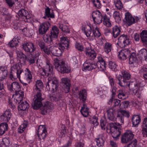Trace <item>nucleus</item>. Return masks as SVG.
<instances>
[{
  "instance_id": "bb28decb",
  "label": "nucleus",
  "mask_w": 147,
  "mask_h": 147,
  "mask_svg": "<svg viewBox=\"0 0 147 147\" xmlns=\"http://www.w3.org/2000/svg\"><path fill=\"white\" fill-rule=\"evenodd\" d=\"M62 82L63 84V86L65 87L64 89L66 92H68L70 90V86L71 85L70 80L66 78H63L62 79Z\"/></svg>"
},
{
  "instance_id": "f8f14e48",
  "label": "nucleus",
  "mask_w": 147,
  "mask_h": 147,
  "mask_svg": "<svg viewBox=\"0 0 147 147\" xmlns=\"http://www.w3.org/2000/svg\"><path fill=\"white\" fill-rule=\"evenodd\" d=\"M22 46L23 49L26 52L30 53L34 52L36 49L34 44L31 42H24Z\"/></svg>"
},
{
  "instance_id": "052dcab7",
  "label": "nucleus",
  "mask_w": 147,
  "mask_h": 147,
  "mask_svg": "<svg viewBox=\"0 0 147 147\" xmlns=\"http://www.w3.org/2000/svg\"><path fill=\"white\" fill-rule=\"evenodd\" d=\"M84 30V32L87 37H89L91 36V28L90 27H89V29L86 30L85 28H84L82 29Z\"/></svg>"
},
{
  "instance_id": "bf43d9fd",
  "label": "nucleus",
  "mask_w": 147,
  "mask_h": 147,
  "mask_svg": "<svg viewBox=\"0 0 147 147\" xmlns=\"http://www.w3.org/2000/svg\"><path fill=\"white\" fill-rule=\"evenodd\" d=\"M92 32L94 37L98 38L100 36V33L97 27H96L95 29L93 30Z\"/></svg>"
},
{
  "instance_id": "49530a36",
  "label": "nucleus",
  "mask_w": 147,
  "mask_h": 147,
  "mask_svg": "<svg viewBox=\"0 0 147 147\" xmlns=\"http://www.w3.org/2000/svg\"><path fill=\"white\" fill-rule=\"evenodd\" d=\"M109 68L112 70V71H116L117 70V64L114 61H110L109 62Z\"/></svg>"
},
{
  "instance_id": "7ed1b4c3",
  "label": "nucleus",
  "mask_w": 147,
  "mask_h": 147,
  "mask_svg": "<svg viewBox=\"0 0 147 147\" xmlns=\"http://www.w3.org/2000/svg\"><path fill=\"white\" fill-rule=\"evenodd\" d=\"M35 94L34 102L32 104L33 108L37 110L40 107L41 113L42 115L46 114L49 110L53 107V105L51 102L47 101L42 104V101L44 99L42 97L41 91H34Z\"/></svg>"
},
{
  "instance_id": "13d9d810",
  "label": "nucleus",
  "mask_w": 147,
  "mask_h": 147,
  "mask_svg": "<svg viewBox=\"0 0 147 147\" xmlns=\"http://www.w3.org/2000/svg\"><path fill=\"white\" fill-rule=\"evenodd\" d=\"M126 94L125 92L122 90H120L119 91L118 94V98L121 99H125L126 98Z\"/></svg>"
},
{
  "instance_id": "20e7f679",
  "label": "nucleus",
  "mask_w": 147,
  "mask_h": 147,
  "mask_svg": "<svg viewBox=\"0 0 147 147\" xmlns=\"http://www.w3.org/2000/svg\"><path fill=\"white\" fill-rule=\"evenodd\" d=\"M11 70L9 73V78L13 81L15 80L17 78H18L21 83L23 84L24 86L27 88L28 85L26 83H24L22 82L20 79V75L23 73L25 74L27 76H26V79L30 81L32 79V76L30 73V70L27 68H26L25 71L26 72L24 73L23 69L21 68L18 64H15L13 65L11 67Z\"/></svg>"
},
{
  "instance_id": "a18cd8bd",
  "label": "nucleus",
  "mask_w": 147,
  "mask_h": 147,
  "mask_svg": "<svg viewBox=\"0 0 147 147\" xmlns=\"http://www.w3.org/2000/svg\"><path fill=\"white\" fill-rule=\"evenodd\" d=\"M113 16L115 20V22L119 23L121 22V18L120 17V13L116 11H115L113 13Z\"/></svg>"
},
{
  "instance_id": "393cba45",
  "label": "nucleus",
  "mask_w": 147,
  "mask_h": 147,
  "mask_svg": "<svg viewBox=\"0 0 147 147\" xmlns=\"http://www.w3.org/2000/svg\"><path fill=\"white\" fill-rule=\"evenodd\" d=\"M24 96V92L22 91L15 93V94L13 95V96L15 97L14 101L16 104L19 103L22 100Z\"/></svg>"
},
{
  "instance_id": "c03bdc74",
  "label": "nucleus",
  "mask_w": 147,
  "mask_h": 147,
  "mask_svg": "<svg viewBox=\"0 0 147 147\" xmlns=\"http://www.w3.org/2000/svg\"><path fill=\"white\" fill-rule=\"evenodd\" d=\"M129 57V63L130 64H133L137 61V58L136 54L134 53H132L130 55H128Z\"/></svg>"
},
{
  "instance_id": "864d4df0",
  "label": "nucleus",
  "mask_w": 147,
  "mask_h": 147,
  "mask_svg": "<svg viewBox=\"0 0 147 147\" xmlns=\"http://www.w3.org/2000/svg\"><path fill=\"white\" fill-rule=\"evenodd\" d=\"M103 22L104 24L107 27H110L111 26L110 19L106 15L103 17Z\"/></svg>"
},
{
  "instance_id": "6e6d98bb",
  "label": "nucleus",
  "mask_w": 147,
  "mask_h": 147,
  "mask_svg": "<svg viewBox=\"0 0 147 147\" xmlns=\"http://www.w3.org/2000/svg\"><path fill=\"white\" fill-rule=\"evenodd\" d=\"M90 120V123L94 126H96L99 124L98 122V118L96 116H94L92 117L91 118Z\"/></svg>"
},
{
  "instance_id": "f704fd0d",
  "label": "nucleus",
  "mask_w": 147,
  "mask_h": 147,
  "mask_svg": "<svg viewBox=\"0 0 147 147\" xmlns=\"http://www.w3.org/2000/svg\"><path fill=\"white\" fill-rule=\"evenodd\" d=\"M104 137L102 134L99 135L98 138L95 139V140L97 143V145L98 147L103 146L104 144Z\"/></svg>"
},
{
  "instance_id": "7c9ffc66",
  "label": "nucleus",
  "mask_w": 147,
  "mask_h": 147,
  "mask_svg": "<svg viewBox=\"0 0 147 147\" xmlns=\"http://www.w3.org/2000/svg\"><path fill=\"white\" fill-rule=\"evenodd\" d=\"M59 98L57 102L58 105L61 108L65 107L66 104L65 103V100L64 97L62 94H61L59 95Z\"/></svg>"
},
{
  "instance_id": "c85d7f7f",
  "label": "nucleus",
  "mask_w": 147,
  "mask_h": 147,
  "mask_svg": "<svg viewBox=\"0 0 147 147\" xmlns=\"http://www.w3.org/2000/svg\"><path fill=\"white\" fill-rule=\"evenodd\" d=\"M20 40L18 36H15L11 41L8 44V45L11 48L16 47L18 45V43L19 42Z\"/></svg>"
},
{
  "instance_id": "4d7b16f0",
  "label": "nucleus",
  "mask_w": 147,
  "mask_h": 147,
  "mask_svg": "<svg viewBox=\"0 0 147 147\" xmlns=\"http://www.w3.org/2000/svg\"><path fill=\"white\" fill-rule=\"evenodd\" d=\"M140 54L142 58H144L146 60L147 59V50L146 49H142L139 51Z\"/></svg>"
},
{
  "instance_id": "ddd939ff",
  "label": "nucleus",
  "mask_w": 147,
  "mask_h": 147,
  "mask_svg": "<svg viewBox=\"0 0 147 147\" xmlns=\"http://www.w3.org/2000/svg\"><path fill=\"white\" fill-rule=\"evenodd\" d=\"M47 132L45 126L40 125L37 132L38 138L40 140L44 139L46 136Z\"/></svg>"
},
{
  "instance_id": "c9c22d12",
  "label": "nucleus",
  "mask_w": 147,
  "mask_h": 147,
  "mask_svg": "<svg viewBox=\"0 0 147 147\" xmlns=\"http://www.w3.org/2000/svg\"><path fill=\"white\" fill-rule=\"evenodd\" d=\"M43 86V83L41 80H37L34 87V91H41V89Z\"/></svg>"
},
{
  "instance_id": "e433bc0d",
  "label": "nucleus",
  "mask_w": 147,
  "mask_h": 147,
  "mask_svg": "<svg viewBox=\"0 0 147 147\" xmlns=\"http://www.w3.org/2000/svg\"><path fill=\"white\" fill-rule=\"evenodd\" d=\"M8 125L6 123H3L0 125V136H2L8 129Z\"/></svg>"
},
{
  "instance_id": "c756f323",
  "label": "nucleus",
  "mask_w": 147,
  "mask_h": 147,
  "mask_svg": "<svg viewBox=\"0 0 147 147\" xmlns=\"http://www.w3.org/2000/svg\"><path fill=\"white\" fill-rule=\"evenodd\" d=\"M140 37L144 46L147 48V31L143 30L140 34Z\"/></svg>"
},
{
  "instance_id": "473e14b6",
  "label": "nucleus",
  "mask_w": 147,
  "mask_h": 147,
  "mask_svg": "<svg viewBox=\"0 0 147 147\" xmlns=\"http://www.w3.org/2000/svg\"><path fill=\"white\" fill-rule=\"evenodd\" d=\"M132 124L134 127L138 125L141 121V117L140 115H134L132 118Z\"/></svg>"
},
{
  "instance_id": "6e6552de",
  "label": "nucleus",
  "mask_w": 147,
  "mask_h": 147,
  "mask_svg": "<svg viewBox=\"0 0 147 147\" xmlns=\"http://www.w3.org/2000/svg\"><path fill=\"white\" fill-rule=\"evenodd\" d=\"M124 116L128 118L129 116V112L122 109H118L117 115V120L119 123H117L118 125H120L123 124Z\"/></svg>"
},
{
  "instance_id": "6ab92c4d",
  "label": "nucleus",
  "mask_w": 147,
  "mask_h": 147,
  "mask_svg": "<svg viewBox=\"0 0 147 147\" xmlns=\"http://www.w3.org/2000/svg\"><path fill=\"white\" fill-rule=\"evenodd\" d=\"M107 117L108 119L112 121H114L117 119L114 114L115 112V109L114 107L109 108L107 110Z\"/></svg>"
},
{
  "instance_id": "b1692460",
  "label": "nucleus",
  "mask_w": 147,
  "mask_h": 147,
  "mask_svg": "<svg viewBox=\"0 0 147 147\" xmlns=\"http://www.w3.org/2000/svg\"><path fill=\"white\" fill-rule=\"evenodd\" d=\"M11 116V114L9 110H6L0 117V120L2 121L8 122Z\"/></svg>"
},
{
  "instance_id": "f03ea898",
  "label": "nucleus",
  "mask_w": 147,
  "mask_h": 147,
  "mask_svg": "<svg viewBox=\"0 0 147 147\" xmlns=\"http://www.w3.org/2000/svg\"><path fill=\"white\" fill-rule=\"evenodd\" d=\"M40 73L43 76H47V74L49 77L48 81L46 83V88L47 90H52L53 92L56 91L58 89L59 83L57 80L54 78L52 66L47 63L45 68H42L40 70Z\"/></svg>"
},
{
  "instance_id": "69168bd1",
  "label": "nucleus",
  "mask_w": 147,
  "mask_h": 147,
  "mask_svg": "<svg viewBox=\"0 0 147 147\" xmlns=\"http://www.w3.org/2000/svg\"><path fill=\"white\" fill-rule=\"evenodd\" d=\"M2 142V144L4 145V147L8 146L10 143L9 140L7 138H3Z\"/></svg>"
},
{
  "instance_id": "a211bd4d",
  "label": "nucleus",
  "mask_w": 147,
  "mask_h": 147,
  "mask_svg": "<svg viewBox=\"0 0 147 147\" xmlns=\"http://www.w3.org/2000/svg\"><path fill=\"white\" fill-rule=\"evenodd\" d=\"M17 58L19 61L18 63L20 64H24L26 63L27 56L24 53L18 51H16Z\"/></svg>"
},
{
  "instance_id": "f3484780",
  "label": "nucleus",
  "mask_w": 147,
  "mask_h": 147,
  "mask_svg": "<svg viewBox=\"0 0 147 147\" xmlns=\"http://www.w3.org/2000/svg\"><path fill=\"white\" fill-rule=\"evenodd\" d=\"M60 43L58 45L59 47L63 49H68L69 42L68 38L62 36L60 38Z\"/></svg>"
},
{
  "instance_id": "f257e3e1",
  "label": "nucleus",
  "mask_w": 147,
  "mask_h": 147,
  "mask_svg": "<svg viewBox=\"0 0 147 147\" xmlns=\"http://www.w3.org/2000/svg\"><path fill=\"white\" fill-rule=\"evenodd\" d=\"M122 76L121 75H116V78L119 81L118 84L121 86H128L130 90H131L134 94L139 93L142 90L143 85L141 83H137L135 82H128L131 78V75L127 72L124 71L122 72Z\"/></svg>"
},
{
  "instance_id": "4be33fe9",
  "label": "nucleus",
  "mask_w": 147,
  "mask_h": 147,
  "mask_svg": "<svg viewBox=\"0 0 147 147\" xmlns=\"http://www.w3.org/2000/svg\"><path fill=\"white\" fill-rule=\"evenodd\" d=\"M130 55V51L128 49H122L119 52L118 56L121 59L124 60L126 59L128 55Z\"/></svg>"
},
{
  "instance_id": "37998d69",
  "label": "nucleus",
  "mask_w": 147,
  "mask_h": 147,
  "mask_svg": "<svg viewBox=\"0 0 147 147\" xmlns=\"http://www.w3.org/2000/svg\"><path fill=\"white\" fill-rule=\"evenodd\" d=\"M79 95L80 99L83 102L85 101L86 100L87 96V93L85 90L83 89L80 91L79 93Z\"/></svg>"
},
{
  "instance_id": "1a4fd4ad",
  "label": "nucleus",
  "mask_w": 147,
  "mask_h": 147,
  "mask_svg": "<svg viewBox=\"0 0 147 147\" xmlns=\"http://www.w3.org/2000/svg\"><path fill=\"white\" fill-rule=\"evenodd\" d=\"M118 45L121 48L125 47L130 44L129 37L125 34L122 35L118 38Z\"/></svg>"
},
{
  "instance_id": "de8ad7c7",
  "label": "nucleus",
  "mask_w": 147,
  "mask_h": 147,
  "mask_svg": "<svg viewBox=\"0 0 147 147\" xmlns=\"http://www.w3.org/2000/svg\"><path fill=\"white\" fill-rule=\"evenodd\" d=\"M60 29L63 32L69 33L70 32L69 29L67 26L65 24H59Z\"/></svg>"
},
{
  "instance_id": "dca6fc26",
  "label": "nucleus",
  "mask_w": 147,
  "mask_h": 147,
  "mask_svg": "<svg viewBox=\"0 0 147 147\" xmlns=\"http://www.w3.org/2000/svg\"><path fill=\"white\" fill-rule=\"evenodd\" d=\"M8 88L11 92L15 91V93L20 92L21 90V86L19 83L14 82L11 84L8 85Z\"/></svg>"
},
{
  "instance_id": "2f4dec72",
  "label": "nucleus",
  "mask_w": 147,
  "mask_h": 147,
  "mask_svg": "<svg viewBox=\"0 0 147 147\" xmlns=\"http://www.w3.org/2000/svg\"><path fill=\"white\" fill-rule=\"evenodd\" d=\"M116 128V129H114L113 132L111 133V135L114 140H117L119 138L121 134V131L117 126Z\"/></svg>"
},
{
  "instance_id": "09e8293b",
  "label": "nucleus",
  "mask_w": 147,
  "mask_h": 147,
  "mask_svg": "<svg viewBox=\"0 0 147 147\" xmlns=\"http://www.w3.org/2000/svg\"><path fill=\"white\" fill-rule=\"evenodd\" d=\"M27 122L25 121L18 129V131L20 133H22L23 132L27 126Z\"/></svg>"
},
{
  "instance_id": "58836bf2",
  "label": "nucleus",
  "mask_w": 147,
  "mask_h": 147,
  "mask_svg": "<svg viewBox=\"0 0 147 147\" xmlns=\"http://www.w3.org/2000/svg\"><path fill=\"white\" fill-rule=\"evenodd\" d=\"M80 111L84 117H86L89 115L88 109L85 104H83V107L81 108Z\"/></svg>"
},
{
  "instance_id": "338daca9",
  "label": "nucleus",
  "mask_w": 147,
  "mask_h": 147,
  "mask_svg": "<svg viewBox=\"0 0 147 147\" xmlns=\"http://www.w3.org/2000/svg\"><path fill=\"white\" fill-rule=\"evenodd\" d=\"M137 140L135 139L127 145L128 147H136Z\"/></svg>"
},
{
  "instance_id": "8fccbe9b",
  "label": "nucleus",
  "mask_w": 147,
  "mask_h": 147,
  "mask_svg": "<svg viewBox=\"0 0 147 147\" xmlns=\"http://www.w3.org/2000/svg\"><path fill=\"white\" fill-rule=\"evenodd\" d=\"M112 49V44L110 43L106 42L105 43L104 47V51L107 53H108L111 51Z\"/></svg>"
},
{
  "instance_id": "cd10ccee",
  "label": "nucleus",
  "mask_w": 147,
  "mask_h": 147,
  "mask_svg": "<svg viewBox=\"0 0 147 147\" xmlns=\"http://www.w3.org/2000/svg\"><path fill=\"white\" fill-rule=\"evenodd\" d=\"M59 33L58 28L56 26H53L50 30V36L53 38H57Z\"/></svg>"
},
{
  "instance_id": "603ef678",
  "label": "nucleus",
  "mask_w": 147,
  "mask_h": 147,
  "mask_svg": "<svg viewBox=\"0 0 147 147\" xmlns=\"http://www.w3.org/2000/svg\"><path fill=\"white\" fill-rule=\"evenodd\" d=\"M43 38L44 41L48 44H51L52 42L53 38L51 37L50 35H44L43 36Z\"/></svg>"
},
{
  "instance_id": "412c9836",
  "label": "nucleus",
  "mask_w": 147,
  "mask_h": 147,
  "mask_svg": "<svg viewBox=\"0 0 147 147\" xmlns=\"http://www.w3.org/2000/svg\"><path fill=\"white\" fill-rule=\"evenodd\" d=\"M8 74V71L6 66H0V81L6 79Z\"/></svg>"
},
{
  "instance_id": "72a5a7b5",
  "label": "nucleus",
  "mask_w": 147,
  "mask_h": 147,
  "mask_svg": "<svg viewBox=\"0 0 147 147\" xmlns=\"http://www.w3.org/2000/svg\"><path fill=\"white\" fill-rule=\"evenodd\" d=\"M29 107V104L25 100L18 106V109L19 111H24L28 109Z\"/></svg>"
},
{
  "instance_id": "9b49d317",
  "label": "nucleus",
  "mask_w": 147,
  "mask_h": 147,
  "mask_svg": "<svg viewBox=\"0 0 147 147\" xmlns=\"http://www.w3.org/2000/svg\"><path fill=\"white\" fill-rule=\"evenodd\" d=\"M92 16L95 24H99L102 22L103 17L99 11H93Z\"/></svg>"
},
{
  "instance_id": "2eb2a0df",
  "label": "nucleus",
  "mask_w": 147,
  "mask_h": 147,
  "mask_svg": "<svg viewBox=\"0 0 147 147\" xmlns=\"http://www.w3.org/2000/svg\"><path fill=\"white\" fill-rule=\"evenodd\" d=\"M125 18L123 20L124 22L128 26H130L135 23V18L133 17L129 12H126L125 14Z\"/></svg>"
},
{
  "instance_id": "5fc2aeb1",
  "label": "nucleus",
  "mask_w": 147,
  "mask_h": 147,
  "mask_svg": "<svg viewBox=\"0 0 147 147\" xmlns=\"http://www.w3.org/2000/svg\"><path fill=\"white\" fill-rule=\"evenodd\" d=\"M115 7L119 10H121L123 8V5L120 0H114Z\"/></svg>"
},
{
  "instance_id": "5701e85b",
  "label": "nucleus",
  "mask_w": 147,
  "mask_h": 147,
  "mask_svg": "<svg viewBox=\"0 0 147 147\" xmlns=\"http://www.w3.org/2000/svg\"><path fill=\"white\" fill-rule=\"evenodd\" d=\"M85 52L88 57L91 59H94L96 57V54L95 51L91 50L90 47H86L85 49Z\"/></svg>"
},
{
  "instance_id": "aec40b11",
  "label": "nucleus",
  "mask_w": 147,
  "mask_h": 147,
  "mask_svg": "<svg viewBox=\"0 0 147 147\" xmlns=\"http://www.w3.org/2000/svg\"><path fill=\"white\" fill-rule=\"evenodd\" d=\"M64 49L63 47L54 46L52 47L51 53L54 56H59L61 55L64 51Z\"/></svg>"
},
{
  "instance_id": "79ce46f5",
  "label": "nucleus",
  "mask_w": 147,
  "mask_h": 147,
  "mask_svg": "<svg viewBox=\"0 0 147 147\" xmlns=\"http://www.w3.org/2000/svg\"><path fill=\"white\" fill-rule=\"evenodd\" d=\"M54 17L55 16L53 13H50V9L48 7L46 8L45 10V16H44L43 18L44 19H46L47 17L54 18Z\"/></svg>"
},
{
  "instance_id": "ea45409f",
  "label": "nucleus",
  "mask_w": 147,
  "mask_h": 147,
  "mask_svg": "<svg viewBox=\"0 0 147 147\" xmlns=\"http://www.w3.org/2000/svg\"><path fill=\"white\" fill-rule=\"evenodd\" d=\"M120 28L117 26H115L113 28V34L115 38L118 36L120 34Z\"/></svg>"
},
{
  "instance_id": "774afa93",
  "label": "nucleus",
  "mask_w": 147,
  "mask_h": 147,
  "mask_svg": "<svg viewBox=\"0 0 147 147\" xmlns=\"http://www.w3.org/2000/svg\"><path fill=\"white\" fill-rule=\"evenodd\" d=\"M5 1L10 7H12L15 3L13 0H5Z\"/></svg>"
},
{
  "instance_id": "e2e57ef3",
  "label": "nucleus",
  "mask_w": 147,
  "mask_h": 147,
  "mask_svg": "<svg viewBox=\"0 0 147 147\" xmlns=\"http://www.w3.org/2000/svg\"><path fill=\"white\" fill-rule=\"evenodd\" d=\"M92 3L94 6L98 8H100L101 7V5L99 0H93Z\"/></svg>"
},
{
  "instance_id": "680f3d73",
  "label": "nucleus",
  "mask_w": 147,
  "mask_h": 147,
  "mask_svg": "<svg viewBox=\"0 0 147 147\" xmlns=\"http://www.w3.org/2000/svg\"><path fill=\"white\" fill-rule=\"evenodd\" d=\"M61 94H57L56 95H53V96H50V99L52 101H55L57 102L59 98V95Z\"/></svg>"
},
{
  "instance_id": "4c0bfd02",
  "label": "nucleus",
  "mask_w": 147,
  "mask_h": 147,
  "mask_svg": "<svg viewBox=\"0 0 147 147\" xmlns=\"http://www.w3.org/2000/svg\"><path fill=\"white\" fill-rule=\"evenodd\" d=\"M116 127L117 126L116 125L115 123H109L107 127V132L108 133L111 134Z\"/></svg>"
},
{
  "instance_id": "423d86ee",
  "label": "nucleus",
  "mask_w": 147,
  "mask_h": 147,
  "mask_svg": "<svg viewBox=\"0 0 147 147\" xmlns=\"http://www.w3.org/2000/svg\"><path fill=\"white\" fill-rule=\"evenodd\" d=\"M54 61L55 68L59 72L63 73L69 72V70L66 67L67 65L64 62L59 61L57 58L55 59Z\"/></svg>"
},
{
  "instance_id": "3c124183",
  "label": "nucleus",
  "mask_w": 147,
  "mask_h": 147,
  "mask_svg": "<svg viewBox=\"0 0 147 147\" xmlns=\"http://www.w3.org/2000/svg\"><path fill=\"white\" fill-rule=\"evenodd\" d=\"M35 59L33 55L31 54L27 56L26 61L29 63L30 65H31L35 63Z\"/></svg>"
},
{
  "instance_id": "a878e982",
  "label": "nucleus",
  "mask_w": 147,
  "mask_h": 147,
  "mask_svg": "<svg viewBox=\"0 0 147 147\" xmlns=\"http://www.w3.org/2000/svg\"><path fill=\"white\" fill-rule=\"evenodd\" d=\"M18 14L19 16L22 18L23 19H28L31 18V16L28 12L23 9L20 10Z\"/></svg>"
},
{
  "instance_id": "9d476101",
  "label": "nucleus",
  "mask_w": 147,
  "mask_h": 147,
  "mask_svg": "<svg viewBox=\"0 0 147 147\" xmlns=\"http://www.w3.org/2000/svg\"><path fill=\"white\" fill-rule=\"evenodd\" d=\"M134 137V135L131 131H127L122 136L121 142L123 143H127L131 141Z\"/></svg>"
},
{
  "instance_id": "a19ab883",
  "label": "nucleus",
  "mask_w": 147,
  "mask_h": 147,
  "mask_svg": "<svg viewBox=\"0 0 147 147\" xmlns=\"http://www.w3.org/2000/svg\"><path fill=\"white\" fill-rule=\"evenodd\" d=\"M61 129L58 131L57 134L60 138H62L65 136V134L66 133L65 127V125H63L61 126Z\"/></svg>"
},
{
  "instance_id": "0e129e2a",
  "label": "nucleus",
  "mask_w": 147,
  "mask_h": 147,
  "mask_svg": "<svg viewBox=\"0 0 147 147\" xmlns=\"http://www.w3.org/2000/svg\"><path fill=\"white\" fill-rule=\"evenodd\" d=\"M72 142V139L70 137H69V140L67 143L64 146L61 147H68L71 146Z\"/></svg>"
},
{
  "instance_id": "39448f33",
  "label": "nucleus",
  "mask_w": 147,
  "mask_h": 147,
  "mask_svg": "<svg viewBox=\"0 0 147 147\" xmlns=\"http://www.w3.org/2000/svg\"><path fill=\"white\" fill-rule=\"evenodd\" d=\"M84 69L86 70H91L97 68L100 71H102L105 69V63L102 57H99L98 60L96 63H93L85 62L83 64Z\"/></svg>"
},
{
  "instance_id": "0eeeda50",
  "label": "nucleus",
  "mask_w": 147,
  "mask_h": 147,
  "mask_svg": "<svg viewBox=\"0 0 147 147\" xmlns=\"http://www.w3.org/2000/svg\"><path fill=\"white\" fill-rule=\"evenodd\" d=\"M54 61L55 68L59 72L63 73L69 72V70L66 67L67 65L64 62L59 61L57 58L55 59Z\"/></svg>"
},
{
  "instance_id": "4468645a",
  "label": "nucleus",
  "mask_w": 147,
  "mask_h": 147,
  "mask_svg": "<svg viewBox=\"0 0 147 147\" xmlns=\"http://www.w3.org/2000/svg\"><path fill=\"white\" fill-rule=\"evenodd\" d=\"M50 24L49 22H46L41 24L38 28L39 33L40 34H44L49 30Z\"/></svg>"
}]
</instances>
